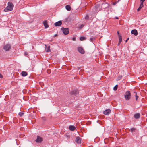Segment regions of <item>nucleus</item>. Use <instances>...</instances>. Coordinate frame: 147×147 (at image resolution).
<instances>
[{
	"label": "nucleus",
	"instance_id": "41",
	"mask_svg": "<svg viewBox=\"0 0 147 147\" xmlns=\"http://www.w3.org/2000/svg\"><path fill=\"white\" fill-rule=\"evenodd\" d=\"M79 69H80V68H78Z\"/></svg>",
	"mask_w": 147,
	"mask_h": 147
},
{
	"label": "nucleus",
	"instance_id": "21",
	"mask_svg": "<svg viewBox=\"0 0 147 147\" xmlns=\"http://www.w3.org/2000/svg\"><path fill=\"white\" fill-rule=\"evenodd\" d=\"M85 39V38L83 36L81 37L80 38V40L81 41H82Z\"/></svg>",
	"mask_w": 147,
	"mask_h": 147
},
{
	"label": "nucleus",
	"instance_id": "40",
	"mask_svg": "<svg viewBox=\"0 0 147 147\" xmlns=\"http://www.w3.org/2000/svg\"><path fill=\"white\" fill-rule=\"evenodd\" d=\"M106 4V3H103V4H102V5H105V4Z\"/></svg>",
	"mask_w": 147,
	"mask_h": 147
},
{
	"label": "nucleus",
	"instance_id": "9",
	"mask_svg": "<svg viewBox=\"0 0 147 147\" xmlns=\"http://www.w3.org/2000/svg\"><path fill=\"white\" fill-rule=\"evenodd\" d=\"M62 24V22L61 21H59L54 24V25L56 26H61Z\"/></svg>",
	"mask_w": 147,
	"mask_h": 147
},
{
	"label": "nucleus",
	"instance_id": "25",
	"mask_svg": "<svg viewBox=\"0 0 147 147\" xmlns=\"http://www.w3.org/2000/svg\"><path fill=\"white\" fill-rule=\"evenodd\" d=\"M23 114L24 113L22 112H20L19 113V115L21 117L23 115Z\"/></svg>",
	"mask_w": 147,
	"mask_h": 147
},
{
	"label": "nucleus",
	"instance_id": "38",
	"mask_svg": "<svg viewBox=\"0 0 147 147\" xmlns=\"http://www.w3.org/2000/svg\"><path fill=\"white\" fill-rule=\"evenodd\" d=\"M83 25H81V28H82L83 26Z\"/></svg>",
	"mask_w": 147,
	"mask_h": 147
},
{
	"label": "nucleus",
	"instance_id": "30",
	"mask_svg": "<svg viewBox=\"0 0 147 147\" xmlns=\"http://www.w3.org/2000/svg\"><path fill=\"white\" fill-rule=\"evenodd\" d=\"M28 53L27 52H25V53H24V54H25V55H28Z\"/></svg>",
	"mask_w": 147,
	"mask_h": 147
},
{
	"label": "nucleus",
	"instance_id": "14",
	"mask_svg": "<svg viewBox=\"0 0 147 147\" xmlns=\"http://www.w3.org/2000/svg\"><path fill=\"white\" fill-rule=\"evenodd\" d=\"M45 50L46 52H49L50 51V46H49L48 47H47L46 45H45Z\"/></svg>",
	"mask_w": 147,
	"mask_h": 147
},
{
	"label": "nucleus",
	"instance_id": "11",
	"mask_svg": "<svg viewBox=\"0 0 147 147\" xmlns=\"http://www.w3.org/2000/svg\"><path fill=\"white\" fill-rule=\"evenodd\" d=\"M131 33V34H134L135 36H137L138 34V32L136 29H134L132 30Z\"/></svg>",
	"mask_w": 147,
	"mask_h": 147
},
{
	"label": "nucleus",
	"instance_id": "42",
	"mask_svg": "<svg viewBox=\"0 0 147 147\" xmlns=\"http://www.w3.org/2000/svg\"><path fill=\"white\" fill-rule=\"evenodd\" d=\"M56 36V35H55V36Z\"/></svg>",
	"mask_w": 147,
	"mask_h": 147
},
{
	"label": "nucleus",
	"instance_id": "5",
	"mask_svg": "<svg viewBox=\"0 0 147 147\" xmlns=\"http://www.w3.org/2000/svg\"><path fill=\"white\" fill-rule=\"evenodd\" d=\"M78 52L81 54H84V51L83 49L81 47H78Z\"/></svg>",
	"mask_w": 147,
	"mask_h": 147
},
{
	"label": "nucleus",
	"instance_id": "24",
	"mask_svg": "<svg viewBox=\"0 0 147 147\" xmlns=\"http://www.w3.org/2000/svg\"><path fill=\"white\" fill-rule=\"evenodd\" d=\"M85 19L87 20H89V17L88 15H86V16L85 17Z\"/></svg>",
	"mask_w": 147,
	"mask_h": 147
},
{
	"label": "nucleus",
	"instance_id": "4",
	"mask_svg": "<svg viewBox=\"0 0 147 147\" xmlns=\"http://www.w3.org/2000/svg\"><path fill=\"white\" fill-rule=\"evenodd\" d=\"M3 48L5 51H7L11 48V46L10 44H7L4 46Z\"/></svg>",
	"mask_w": 147,
	"mask_h": 147
},
{
	"label": "nucleus",
	"instance_id": "39",
	"mask_svg": "<svg viewBox=\"0 0 147 147\" xmlns=\"http://www.w3.org/2000/svg\"><path fill=\"white\" fill-rule=\"evenodd\" d=\"M115 18H116L117 19H118V18L117 17H115Z\"/></svg>",
	"mask_w": 147,
	"mask_h": 147
},
{
	"label": "nucleus",
	"instance_id": "32",
	"mask_svg": "<svg viewBox=\"0 0 147 147\" xmlns=\"http://www.w3.org/2000/svg\"><path fill=\"white\" fill-rule=\"evenodd\" d=\"M140 9H139V8H138V9H137V11H138V12H139V11H140Z\"/></svg>",
	"mask_w": 147,
	"mask_h": 147
},
{
	"label": "nucleus",
	"instance_id": "12",
	"mask_svg": "<svg viewBox=\"0 0 147 147\" xmlns=\"http://www.w3.org/2000/svg\"><path fill=\"white\" fill-rule=\"evenodd\" d=\"M69 129L71 131H74L76 129V128L74 126L70 125L69 126Z\"/></svg>",
	"mask_w": 147,
	"mask_h": 147
},
{
	"label": "nucleus",
	"instance_id": "1",
	"mask_svg": "<svg viewBox=\"0 0 147 147\" xmlns=\"http://www.w3.org/2000/svg\"><path fill=\"white\" fill-rule=\"evenodd\" d=\"M8 5L4 9V11L5 12H8L13 10L14 5L13 4L10 2L8 3Z\"/></svg>",
	"mask_w": 147,
	"mask_h": 147
},
{
	"label": "nucleus",
	"instance_id": "7",
	"mask_svg": "<svg viewBox=\"0 0 147 147\" xmlns=\"http://www.w3.org/2000/svg\"><path fill=\"white\" fill-rule=\"evenodd\" d=\"M111 111L109 109H106L103 112L104 114L105 115H108L111 113Z\"/></svg>",
	"mask_w": 147,
	"mask_h": 147
},
{
	"label": "nucleus",
	"instance_id": "18",
	"mask_svg": "<svg viewBox=\"0 0 147 147\" xmlns=\"http://www.w3.org/2000/svg\"><path fill=\"white\" fill-rule=\"evenodd\" d=\"M119 42H121L122 41V38L121 36V35H119Z\"/></svg>",
	"mask_w": 147,
	"mask_h": 147
},
{
	"label": "nucleus",
	"instance_id": "20",
	"mask_svg": "<svg viewBox=\"0 0 147 147\" xmlns=\"http://www.w3.org/2000/svg\"><path fill=\"white\" fill-rule=\"evenodd\" d=\"M118 86L117 85H116L113 88V90L115 91H116L117 90Z\"/></svg>",
	"mask_w": 147,
	"mask_h": 147
},
{
	"label": "nucleus",
	"instance_id": "23",
	"mask_svg": "<svg viewBox=\"0 0 147 147\" xmlns=\"http://www.w3.org/2000/svg\"><path fill=\"white\" fill-rule=\"evenodd\" d=\"M136 129L134 128H131V129L130 131L131 132H132L134 131H135Z\"/></svg>",
	"mask_w": 147,
	"mask_h": 147
},
{
	"label": "nucleus",
	"instance_id": "19",
	"mask_svg": "<svg viewBox=\"0 0 147 147\" xmlns=\"http://www.w3.org/2000/svg\"><path fill=\"white\" fill-rule=\"evenodd\" d=\"M134 94H135V97H136V101H137V99H138V96L137 95V93L136 92H134Z\"/></svg>",
	"mask_w": 147,
	"mask_h": 147
},
{
	"label": "nucleus",
	"instance_id": "6",
	"mask_svg": "<svg viewBox=\"0 0 147 147\" xmlns=\"http://www.w3.org/2000/svg\"><path fill=\"white\" fill-rule=\"evenodd\" d=\"M78 94V92L77 90H75L71 92L70 94L71 95L76 96Z\"/></svg>",
	"mask_w": 147,
	"mask_h": 147
},
{
	"label": "nucleus",
	"instance_id": "13",
	"mask_svg": "<svg viewBox=\"0 0 147 147\" xmlns=\"http://www.w3.org/2000/svg\"><path fill=\"white\" fill-rule=\"evenodd\" d=\"M134 117L135 119H138L140 117V115L139 113H137L135 114L134 115Z\"/></svg>",
	"mask_w": 147,
	"mask_h": 147
},
{
	"label": "nucleus",
	"instance_id": "8",
	"mask_svg": "<svg viewBox=\"0 0 147 147\" xmlns=\"http://www.w3.org/2000/svg\"><path fill=\"white\" fill-rule=\"evenodd\" d=\"M75 141V142L78 144H79L81 143V139L79 136H78L76 137Z\"/></svg>",
	"mask_w": 147,
	"mask_h": 147
},
{
	"label": "nucleus",
	"instance_id": "33",
	"mask_svg": "<svg viewBox=\"0 0 147 147\" xmlns=\"http://www.w3.org/2000/svg\"><path fill=\"white\" fill-rule=\"evenodd\" d=\"M95 7L96 8H98V5H96L95 6Z\"/></svg>",
	"mask_w": 147,
	"mask_h": 147
},
{
	"label": "nucleus",
	"instance_id": "37",
	"mask_svg": "<svg viewBox=\"0 0 147 147\" xmlns=\"http://www.w3.org/2000/svg\"><path fill=\"white\" fill-rule=\"evenodd\" d=\"M73 40H74H74H75V38H73Z\"/></svg>",
	"mask_w": 147,
	"mask_h": 147
},
{
	"label": "nucleus",
	"instance_id": "2",
	"mask_svg": "<svg viewBox=\"0 0 147 147\" xmlns=\"http://www.w3.org/2000/svg\"><path fill=\"white\" fill-rule=\"evenodd\" d=\"M124 97L126 100H129L131 98V94L129 91H127L125 93Z\"/></svg>",
	"mask_w": 147,
	"mask_h": 147
},
{
	"label": "nucleus",
	"instance_id": "28",
	"mask_svg": "<svg viewBox=\"0 0 147 147\" xmlns=\"http://www.w3.org/2000/svg\"><path fill=\"white\" fill-rule=\"evenodd\" d=\"M145 1V0H140V1L141 2V3H144V2Z\"/></svg>",
	"mask_w": 147,
	"mask_h": 147
},
{
	"label": "nucleus",
	"instance_id": "26",
	"mask_svg": "<svg viewBox=\"0 0 147 147\" xmlns=\"http://www.w3.org/2000/svg\"><path fill=\"white\" fill-rule=\"evenodd\" d=\"M119 1V0H118L117 1H115V2H114L113 3V5H115Z\"/></svg>",
	"mask_w": 147,
	"mask_h": 147
},
{
	"label": "nucleus",
	"instance_id": "27",
	"mask_svg": "<svg viewBox=\"0 0 147 147\" xmlns=\"http://www.w3.org/2000/svg\"><path fill=\"white\" fill-rule=\"evenodd\" d=\"M94 38H90V40L91 41H93L94 40Z\"/></svg>",
	"mask_w": 147,
	"mask_h": 147
},
{
	"label": "nucleus",
	"instance_id": "17",
	"mask_svg": "<svg viewBox=\"0 0 147 147\" xmlns=\"http://www.w3.org/2000/svg\"><path fill=\"white\" fill-rule=\"evenodd\" d=\"M21 74L23 76H25L27 75V73L26 71H22Z\"/></svg>",
	"mask_w": 147,
	"mask_h": 147
},
{
	"label": "nucleus",
	"instance_id": "3",
	"mask_svg": "<svg viewBox=\"0 0 147 147\" xmlns=\"http://www.w3.org/2000/svg\"><path fill=\"white\" fill-rule=\"evenodd\" d=\"M61 30L63 32L64 34L65 35H67L69 33V29L67 28H61Z\"/></svg>",
	"mask_w": 147,
	"mask_h": 147
},
{
	"label": "nucleus",
	"instance_id": "16",
	"mask_svg": "<svg viewBox=\"0 0 147 147\" xmlns=\"http://www.w3.org/2000/svg\"><path fill=\"white\" fill-rule=\"evenodd\" d=\"M65 8L67 11H69L71 10V7L69 5H67L65 6Z\"/></svg>",
	"mask_w": 147,
	"mask_h": 147
},
{
	"label": "nucleus",
	"instance_id": "34",
	"mask_svg": "<svg viewBox=\"0 0 147 147\" xmlns=\"http://www.w3.org/2000/svg\"><path fill=\"white\" fill-rule=\"evenodd\" d=\"M117 34H118V36H119V35H120L119 34V33L118 31L117 32Z\"/></svg>",
	"mask_w": 147,
	"mask_h": 147
},
{
	"label": "nucleus",
	"instance_id": "31",
	"mask_svg": "<svg viewBox=\"0 0 147 147\" xmlns=\"http://www.w3.org/2000/svg\"><path fill=\"white\" fill-rule=\"evenodd\" d=\"M129 38H128L125 41V42H127V41L129 40Z\"/></svg>",
	"mask_w": 147,
	"mask_h": 147
},
{
	"label": "nucleus",
	"instance_id": "22",
	"mask_svg": "<svg viewBox=\"0 0 147 147\" xmlns=\"http://www.w3.org/2000/svg\"><path fill=\"white\" fill-rule=\"evenodd\" d=\"M143 7V4L141 3L139 7V8L141 9V8H142Z\"/></svg>",
	"mask_w": 147,
	"mask_h": 147
},
{
	"label": "nucleus",
	"instance_id": "35",
	"mask_svg": "<svg viewBox=\"0 0 147 147\" xmlns=\"http://www.w3.org/2000/svg\"><path fill=\"white\" fill-rule=\"evenodd\" d=\"M121 42H119H119L118 44V46H119Z\"/></svg>",
	"mask_w": 147,
	"mask_h": 147
},
{
	"label": "nucleus",
	"instance_id": "15",
	"mask_svg": "<svg viewBox=\"0 0 147 147\" xmlns=\"http://www.w3.org/2000/svg\"><path fill=\"white\" fill-rule=\"evenodd\" d=\"M43 24L45 28H47L49 27V26L48 25L47 22L46 21H44L43 22Z\"/></svg>",
	"mask_w": 147,
	"mask_h": 147
},
{
	"label": "nucleus",
	"instance_id": "10",
	"mask_svg": "<svg viewBox=\"0 0 147 147\" xmlns=\"http://www.w3.org/2000/svg\"><path fill=\"white\" fill-rule=\"evenodd\" d=\"M42 141V138L38 136L37 139L36 140V141L37 142L40 143Z\"/></svg>",
	"mask_w": 147,
	"mask_h": 147
},
{
	"label": "nucleus",
	"instance_id": "36",
	"mask_svg": "<svg viewBox=\"0 0 147 147\" xmlns=\"http://www.w3.org/2000/svg\"><path fill=\"white\" fill-rule=\"evenodd\" d=\"M121 42H119H119L118 44V46H119Z\"/></svg>",
	"mask_w": 147,
	"mask_h": 147
},
{
	"label": "nucleus",
	"instance_id": "29",
	"mask_svg": "<svg viewBox=\"0 0 147 147\" xmlns=\"http://www.w3.org/2000/svg\"><path fill=\"white\" fill-rule=\"evenodd\" d=\"M3 78V75L1 74H0V78Z\"/></svg>",
	"mask_w": 147,
	"mask_h": 147
}]
</instances>
